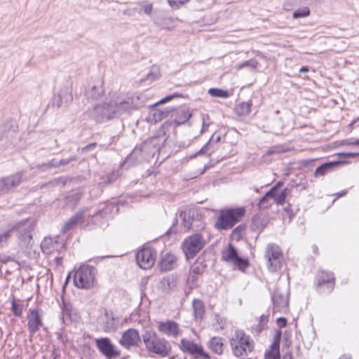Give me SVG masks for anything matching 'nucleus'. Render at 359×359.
I'll return each instance as SVG.
<instances>
[{
  "label": "nucleus",
  "mask_w": 359,
  "mask_h": 359,
  "mask_svg": "<svg viewBox=\"0 0 359 359\" xmlns=\"http://www.w3.org/2000/svg\"><path fill=\"white\" fill-rule=\"evenodd\" d=\"M177 223H178L177 218L175 217L173 221L172 226L166 231L165 234L169 236L172 233H175L177 232L176 226L177 225Z\"/></svg>",
  "instance_id": "bf43d9fd"
},
{
  "label": "nucleus",
  "mask_w": 359,
  "mask_h": 359,
  "mask_svg": "<svg viewBox=\"0 0 359 359\" xmlns=\"http://www.w3.org/2000/svg\"><path fill=\"white\" fill-rule=\"evenodd\" d=\"M267 222V219L261 216H255L252 218L250 225V230L257 233L256 238H258L259 233L262 232L263 229L266 226Z\"/></svg>",
  "instance_id": "2f4dec72"
},
{
  "label": "nucleus",
  "mask_w": 359,
  "mask_h": 359,
  "mask_svg": "<svg viewBox=\"0 0 359 359\" xmlns=\"http://www.w3.org/2000/svg\"><path fill=\"white\" fill-rule=\"evenodd\" d=\"M206 245L204 236L199 233L186 237L182 243L181 248L187 260L194 259Z\"/></svg>",
  "instance_id": "423d86ee"
},
{
  "label": "nucleus",
  "mask_w": 359,
  "mask_h": 359,
  "mask_svg": "<svg viewBox=\"0 0 359 359\" xmlns=\"http://www.w3.org/2000/svg\"><path fill=\"white\" fill-rule=\"evenodd\" d=\"M39 167H46L47 168H57V163L55 159H53L47 163H42L41 165H39Z\"/></svg>",
  "instance_id": "052dcab7"
},
{
  "label": "nucleus",
  "mask_w": 359,
  "mask_h": 359,
  "mask_svg": "<svg viewBox=\"0 0 359 359\" xmlns=\"http://www.w3.org/2000/svg\"><path fill=\"white\" fill-rule=\"evenodd\" d=\"M179 347L182 352L189 353L194 359H210V355L204 351L203 346L192 341L182 339Z\"/></svg>",
  "instance_id": "dca6fc26"
},
{
  "label": "nucleus",
  "mask_w": 359,
  "mask_h": 359,
  "mask_svg": "<svg viewBox=\"0 0 359 359\" xmlns=\"http://www.w3.org/2000/svg\"><path fill=\"white\" fill-rule=\"evenodd\" d=\"M41 249L43 253L51 255L54 252H60L65 249V243L58 236L52 238L45 237L41 243Z\"/></svg>",
  "instance_id": "6ab92c4d"
},
{
  "label": "nucleus",
  "mask_w": 359,
  "mask_h": 359,
  "mask_svg": "<svg viewBox=\"0 0 359 359\" xmlns=\"http://www.w3.org/2000/svg\"><path fill=\"white\" fill-rule=\"evenodd\" d=\"M344 163L345 162L342 161H332L323 163L316 169L314 176L316 177L324 176L326 174L335 170Z\"/></svg>",
  "instance_id": "b1692460"
},
{
  "label": "nucleus",
  "mask_w": 359,
  "mask_h": 359,
  "mask_svg": "<svg viewBox=\"0 0 359 359\" xmlns=\"http://www.w3.org/2000/svg\"><path fill=\"white\" fill-rule=\"evenodd\" d=\"M157 329L162 334L175 339L177 338L180 332L179 324L172 320L158 322Z\"/></svg>",
  "instance_id": "aec40b11"
},
{
  "label": "nucleus",
  "mask_w": 359,
  "mask_h": 359,
  "mask_svg": "<svg viewBox=\"0 0 359 359\" xmlns=\"http://www.w3.org/2000/svg\"><path fill=\"white\" fill-rule=\"evenodd\" d=\"M276 323L278 324V325L280 327H286L287 325V319L284 317H279L277 320H276Z\"/></svg>",
  "instance_id": "69168bd1"
},
{
  "label": "nucleus",
  "mask_w": 359,
  "mask_h": 359,
  "mask_svg": "<svg viewBox=\"0 0 359 359\" xmlns=\"http://www.w3.org/2000/svg\"><path fill=\"white\" fill-rule=\"evenodd\" d=\"M354 125H356V126L359 127V117L351 121V123L348 125V128L349 129V131H352V130L353 129Z\"/></svg>",
  "instance_id": "774afa93"
},
{
  "label": "nucleus",
  "mask_w": 359,
  "mask_h": 359,
  "mask_svg": "<svg viewBox=\"0 0 359 359\" xmlns=\"http://www.w3.org/2000/svg\"><path fill=\"white\" fill-rule=\"evenodd\" d=\"M245 213L244 207L222 209L215 224V227L218 230L230 229L242 219Z\"/></svg>",
  "instance_id": "7ed1b4c3"
},
{
  "label": "nucleus",
  "mask_w": 359,
  "mask_h": 359,
  "mask_svg": "<svg viewBox=\"0 0 359 359\" xmlns=\"http://www.w3.org/2000/svg\"><path fill=\"white\" fill-rule=\"evenodd\" d=\"M179 217L182 221V225L187 231L191 229L194 222L200 220L198 212L193 208L180 211Z\"/></svg>",
  "instance_id": "4be33fe9"
},
{
  "label": "nucleus",
  "mask_w": 359,
  "mask_h": 359,
  "mask_svg": "<svg viewBox=\"0 0 359 359\" xmlns=\"http://www.w3.org/2000/svg\"><path fill=\"white\" fill-rule=\"evenodd\" d=\"M220 140L221 136L218 135L217 137H215V134H213L208 140V142L197 153L191 155V158H194L201 154H207L208 156H210L211 154L213 152L212 150L210 151H209L211 143H217L220 142Z\"/></svg>",
  "instance_id": "72a5a7b5"
},
{
  "label": "nucleus",
  "mask_w": 359,
  "mask_h": 359,
  "mask_svg": "<svg viewBox=\"0 0 359 359\" xmlns=\"http://www.w3.org/2000/svg\"><path fill=\"white\" fill-rule=\"evenodd\" d=\"M141 105L140 96L135 93L119 98L114 102H111L115 117L123 114H129L132 111L137 109Z\"/></svg>",
  "instance_id": "0eeeda50"
},
{
  "label": "nucleus",
  "mask_w": 359,
  "mask_h": 359,
  "mask_svg": "<svg viewBox=\"0 0 359 359\" xmlns=\"http://www.w3.org/2000/svg\"><path fill=\"white\" fill-rule=\"evenodd\" d=\"M96 146H97L96 142L90 143L82 148V152L86 153V152L95 149Z\"/></svg>",
  "instance_id": "338daca9"
},
{
  "label": "nucleus",
  "mask_w": 359,
  "mask_h": 359,
  "mask_svg": "<svg viewBox=\"0 0 359 359\" xmlns=\"http://www.w3.org/2000/svg\"><path fill=\"white\" fill-rule=\"evenodd\" d=\"M177 20V18H165L162 22V25L163 26L164 28H168V25L170 24L173 23Z\"/></svg>",
  "instance_id": "0e129e2a"
},
{
  "label": "nucleus",
  "mask_w": 359,
  "mask_h": 359,
  "mask_svg": "<svg viewBox=\"0 0 359 359\" xmlns=\"http://www.w3.org/2000/svg\"><path fill=\"white\" fill-rule=\"evenodd\" d=\"M189 1V0H168V3L172 8L177 9Z\"/></svg>",
  "instance_id": "864d4df0"
},
{
  "label": "nucleus",
  "mask_w": 359,
  "mask_h": 359,
  "mask_svg": "<svg viewBox=\"0 0 359 359\" xmlns=\"http://www.w3.org/2000/svg\"><path fill=\"white\" fill-rule=\"evenodd\" d=\"M194 315L196 320H201L203 318L205 308L202 300L194 299L192 301Z\"/></svg>",
  "instance_id": "473e14b6"
},
{
  "label": "nucleus",
  "mask_w": 359,
  "mask_h": 359,
  "mask_svg": "<svg viewBox=\"0 0 359 359\" xmlns=\"http://www.w3.org/2000/svg\"><path fill=\"white\" fill-rule=\"evenodd\" d=\"M142 337L139 331L134 328L125 330L118 340V344L125 349L130 351L133 348L140 346Z\"/></svg>",
  "instance_id": "2eb2a0df"
},
{
  "label": "nucleus",
  "mask_w": 359,
  "mask_h": 359,
  "mask_svg": "<svg viewBox=\"0 0 359 359\" xmlns=\"http://www.w3.org/2000/svg\"><path fill=\"white\" fill-rule=\"evenodd\" d=\"M88 208H83L72 216L64 224L62 228L63 233H67L69 231L73 229L78 224H82L85 222L86 218L94 217L98 212H95L93 214L87 213Z\"/></svg>",
  "instance_id": "a211bd4d"
},
{
  "label": "nucleus",
  "mask_w": 359,
  "mask_h": 359,
  "mask_svg": "<svg viewBox=\"0 0 359 359\" xmlns=\"http://www.w3.org/2000/svg\"><path fill=\"white\" fill-rule=\"evenodd\" d=\"M258 64H259L258 61L256 59L253 58V59H250V60L244 61L239 65H237L236 68H237V69L247 68L250 71H254L257 67Z\"/></svg>",
  "instance_id": "37998d69"
},
{
  "label": "nucleus",
  "mask_w": 359,
  "mask_h": 359,
  "mask_svg": "<svg viewBox=\"0 0 359 359\" xmlns=\"http://www.w3.org/2000/svg\"><path fill=\"white\" fill-rule=\"evenodd\" d=\"M77 160V158L76 156H71L67 158H63L60 161H57V168L60 165H67L72 161H76Z\"/></svg>",
  "instance_id": "4d7b16f0"
},
{
  "label": "nucleus",
  "mask_w": 359,
  "mask_h": 359,
  "mask_svg": "<svg viewBox=\"0 0 359 359\" xmlns=\"http://www.w3.org/2000/svg\"><path fill=\"white\" fill-rule=\"evenodd\" d=\"M288 189H284L282 191H280L279 193L277 192L276 187L275 188V191L273 193V196L272 197V199L274 200V201L278 205H283L287 196Z\"/></svg>",
  "instance_id": "79ce46f5"
},
{
  "label": "nucleus",
  "mask_w": 359,
  "mask_h": 359,
  "mask_svg": "<svg viewBox=\"0 0 359 359\" xmlns=\"http://www.w3.org/2000/svg\"><path fill=\"white\" fill-rule=\"evenodd\" d=\"M232 353L237 358L248 356L255 348L253 340L243 330H236L229 340Z\"/></svg>",
  "instance_id": "f03ea898"
},
{
  "label": "nucleus",
  "mask_w": 359,
  "mask_h": 359,
  "mask_svg": "<svg viewBox=\"0 0 359 359\" xmlns=\"http://www.w3.org/2000/svg\"><path fill=\"white\" fill-rule=\"evenodd\" d=\"M32 222L28 219L22 220L13 226V231L18 232V242L20 247L30 256L33 247L32 231L34 229Z\"/></svg>",
  "instance_id": "20e7f679"
},
{
  "label": "nucleus",
  "mask_w": 359,
  "mask_h": 359,
  "mask_svg": "<svg viewBox=\"0 0 359 359\" xmlns=\"http://www.w3.org/2000/svg\"><path fill=\"white\" fill-rule=\"evenodd\" d=\"M268 315H262L259 317V320L257 325L253 329L255 330L256 334H259L266 327L268 323Z\"/></svg>",
  "instance_id": "49530a36"
},
{
  "label": "nucleus",
  "mask_w": 359,
  "mask_h": 359,
  "mask_svg": "<svg viewBox=\"0 0 359 359\" xmlns=\"http://www.w3.org/2000/svg\"><path fill=\"white\" fill-rule=\"evenodd\" d=\"M14 297L11 301V311L16 317H21L23 313L24 306L22 304L19 303Z\"/></svg>",
  "instance_id": "c03bdc74"
},
{
  "label": "nucleus",
  "mask_w": 359,
  "mask_h": 359,
  "mask_svg": "<svg viewBox=\"0 0 359 359\" xmlns=\"http://www.w3.org/2000/svg\"><path fill=\"white\" fill-rule=\"evenodd\" d=\"M246 229V225L244 224H241L237 226L231 233V238L238 241L242 238L243 233L245 231Z\"/></svg>",
  "instance_id": "de8ad7c7"
},
{
  "label": "nucleus",
  "mask_w": 359,
  "mask_h": 359,
  "mask_svg": "<svg viewBox=\"0 0 359 359\" xmlns=\"http://www.w3.org/2000/svg\"><path fill=\"white\" fill-rule=\"evenodd\" d=\"M119 177L118 170H112L111 172L100 175L97 184L100 187H104L114 183Z\"/></svg>",
  "instance_id": "7c9ffc66"
},
{
  "label": "nucleus",
  "mask_w": 359,
  "mask_h": 359,
  "mask_svg": "<svg viewBox=\"0 0 359 359\" xmlns=\"http://www.w3.org/2000/svg\"><path fill=\"white\" fill-rule=\"evenodd\" d=\"M96 269L90 265L82 264L74 272V285L79 289H90L94 286Z\"/></svg>",
  "instance_id": "39448f33"
},
{
  "label": "nucleus",
  "mask_w": 359,
  "mask_h": 359,
  "mask_svg": "<svg viewBox=\"0 0 359 359\" xmlns=\"http://www.w3.org/2000/svg\"><path fill=\"white\" fill-rule=\"evenodd\" d=\"M265 359H280V353L271 351H266L264 355Z\"/></svg>",
  "instance_id": "13d9d810"
},
{
  "label": "nucleus",
  "mask_w": 359,
  "mask_h": 359,
  "mask_svg": "<svg viewBox=\"0 0 359 359\" xmlns=\"http://www.w3.org/2000/svg\"><path fill=\"white\" fill-rule=\"evenodd\" d=\"M276 186H273L270 190H269L259 201L257 207L259 209H267L271 205L270 200L273 196V193Z\"/></svg>",
  "instance_id": "f704fd0d"
},
{
  "label": "nucleus",
  "mask_w": 359,
  "mask_h": 359,
  "mask_svg": "<svg viewBox=\"0 0 359 359\" xmlns=\"http://www.w3.org/2000/svg\"><path fill=\"white\" fill-rule=\"evenodd\" d=\"M206 264L198 261L191 266L187 283L191 288L197 287L198 276L203 273Z\"/></svg>",
  "instance_id": "412c9836"
},
{
  "label": "nucleus",
  "mask_w": 359,
  "mask_h": 359,
  "mask_svg": "<svg viewBox=\"0 0 359 359\" xmlns=\"http://www.w3.org/2000/svg\"><path fill=\"white\" fill-rule=\"evenodd\" d=\"M15 132V127L8 123L0 126V141H2L4 138L9 139Z\"/></svg>",
  "instance_id": "a19ab883"
},
{
  "label": "nucleus",
  "mask_w": 359,
  "mask_h": 359,
  "mask_svg": "<svg viewBox=\"0 0 359 359\" xmlns=\"http://www.w3.org/2000/svg\"><path fill=\"white\" fill-rule=\"evenodd\" d=\"M208 93L215 97L227 98L229 97V93L227 90H222L217 88H211L208 90Z\"/></svg>",
  "instance_id": "a18cd8bd"
},
{
  "label": "nucleus",
  "mask_w": 359,
  "mask_h": 359,
  "mask_svg": "<svg viewBox=\"0 0 359 359\" xmlns=\"http://www.w3.org/2000/svg\"><path fill=\"white\" fill-rule=\"evenodd\" d=\"M316 288L321 293L330 294L334 289L335 278L332 272L319 271L316 276Z\"/></svg>",
  "instance_id": "ddd939ff"
},
{
  "label": "nucleus",
  "mask_w": 359,
  "mask_h": 359,
  "mask_svg": "<svg viewBox=\"0 0 359 359\" xmlns=\"http://www.w3.org/2000/svg\"><path fill=\"white\" fill-rule=\"evenodd\" d=\"M62 304L60 305L61 309V313L60 319L62 325L66 324V320L68 319L69 321L72 320L73 306L71 303L65 301L64 297H61Z\"/></svg>",
  "instance_id": "393cba45"
},
{
  "label": "nucleus",
  "mask_w": 359,
  "mask_h": 359,
  "mask_svg": "<svg viewBox=\"0 0 359 359\" xmlns=\"http://www.w3.org/2000/svg\"><path fill=\"white\" fill-rule=\"evenodd\" d=\"M178 96L179 95L177 93H175L172 95H169L165 97L164 98L161 99L159 102L156 103L155 105L166 103V102L170 101L171 100H172L174 97H178Z\"/></svg>",
  "instance_id": "680f3d73"
},
{
  "label": "nucleus",
  "mask_w": 359,
  "mask_h": 359,
  "mask_svg": "<svg viewBox=\"0 0 359 359\" xmlns=\"http://www.w3.org/2000/svg\"><path fill=\"white\" fill-rule=\"evenodd\" d=\"M310 15V9L308 7H303L294 11L292 17L295 19L307 17Z\"/></svg>",
  "instance_id": "8fccbe9b"
},
{
  "label": "nucleus",
  "mask_w": 359,
  "mask_h": 359,
  "mask_svg": "<svg viewBox=\"0 0 359 359\" xmlns=\"http://www.w3.org/2000/svg\"><path fill=\"white\" fill-rule=\"evenodd\" d=\"M177 257L171 253H166L161 257L159 262V267L161 271H168L173 269L176 264Z\"/></svg>",
  "instance_id": "cd10ccee"
},
{
  "label": "nucleus",
  "mask_w": 359,
  "mask_h": 359,
  "mask_svg": "<svg viewBox=\"0 0 359 359\" xmlns=\"http://www.w3.org/2000/svg\"><path fill=\"white\" fill-rule=\"evenodd\" d=\"M160 76L159 69L158 67H153L145 77V79H142V81H149L151 82L156 79H157Z\"/></svg>",
  "instance_id": "09e8293b"
},
{
  "label": "nucleus",
  "mask_w": 359,
  "mask_h": 359,
  "mask_svg": "<svg viewBox=\"0 0 359 359\" xmlns=\"http://www.w3.org/2000/svg\"><path fill=\"white\" fill-rule=\"evenodd\" d=\"M192 116V113L189 109H182L178 113L174 120V128L185 123Z\"/></svg>",
  "instance_id": "c9c22d12"
},
{
  "label": "nucleus",
  "mask_w": 359,
  "mask_h": 359,
  "mask_svg": "<svg viewBox=\"0 0 359 359\" xmlns=\"http://www.w3.org/2000/svg\"><path fill=\"white\" fill-rule=\"evenodd\" d=\"M152 9H153L152 4H144V5H142L141 9L140 11H138V13H141V12H143L144 13L149 15L151 13Z\"/></svg>",
  "instance_id": "6e6d98bb"
},
{
  "label": "nucleus",
  "mask_w": 359,
  "mask_h": 359,
  "mask_svg": "<svg viewBox=\"0 0 359 359\" xmlns=\"http://www.w3.org/2000/svg\"><path fill=\"white\" fill-rule=\"evenodd\" d=\"M82 194L81 192H72L69 193L65 197V204L69 208L74 209L77 205L81 198Z\"/></svg>",
  "instance_id": "4c0bfd02"
},
{
  "label": "nucleus",
  "mask_w": 359,
  "mask_h": 359,
  "mask_svg": "<svg viewBox=\"0 0 359 359\" xmlns=\"http://www.w3.org/2000/svg\"><path fill=\"white\" fill-rule=\"evenodd\" d=\"M104 90L96 86L89 85L88 89L86 90V96L88 100H94L100 98L103 94Z\"/></svg>",
  "instance_id": "58836bf2"
},
{
  "label": "nucleus",
  "mask_w": 359,
  "mask_h": 359,
  "mask_svg": "<svg viewBox=\"0 0 359 359\" xmlns=\"http://www.w3.org/2000/svg\"><path fill=\"white\" fill-rule=\"evenodd\" d=\"M89 118L97 123H102L115 117L111 102L95 105L88 111Z\"/></svg>",
  "instance_id": "1a4fd4ad"
},
{
  "label": "nucleus",
  "mask_w": 359,
  "mask_h": 359,
  "mask_svg": "<svg viewBox=\"0 0 359 359\" xmlns=\"http://www.w3.org/2000/svg\"><path fill=\"white\" fill-rule=\"evenodd\" d=\"M177 285V280L172 276L163 277L159 283V288L163 292H168L175 287Z\"/></svg>",
  "instance_id": "e433bc0d"
},
{
  "label": "nucleus",
  "mask_w": 359,
  "mask_h": 359,
  "mask_svg": "<svg viewBox=\"0 0 359 359\" xmlns=\"http://www.w3.org/2000/svg\"><path fill=\"white\" fill-rule=\"evenodd\" d=\"M13 232V228L12 226L8 230H7L3 233H0V247L2 246V245L4 243L7 242V241L11 238Z\"/></svg>",
  "instance_id": "3c124183"
},
{
  "label": "nucleus",
  "mask_w": 359,
  "mask_h": 359,
  "mask_svg": "<svg viewBox=\"0 0 359 359\" xmlns=\"http://www.w3.org/2000/svg\"><path fill=\"white\" fill-rule=\"evenodd\" d=\"M208 347L217 355H222L224 352V339L219 337H213L208 342Z\"/></svg>",
  "instance_id": "c756f323"
},
{
  "label": "nucleus",
  "mask_w": 359,
  "mask_h": 359,
  "mask_svg": "<svg viewBox=\"0 0 359 359\" xmlns=\"http://www.w3.org/2000/svg\"><path fill=\"white\" fill-rule=\"evenodd\" d=\"M156 258V251L151 247L142 248L136 253L135 259L138 266L143 269H151Z\"/></svg>",
  "instance_id": "4468645a"
},
{
  "label": "nucleus",
  "mask_w": 359,
  "mask_h": 359,
  "mask_svg": "<svg viewBox=\"0 0 359 359\" xmlns=\"http://www.w3.org/2000/svg\"><path fill=\"white\" fill-rule=\"evenodd\" d=\"M280 334H281V332H279L278 333V336L276 337H275L273 344L271 345V349L269 351L280 353L279 347H280Z\"/></svg>",
  "instance_id": "603ef678"
},
{
  "label": "nucleus",
  "mask_w": 359,
  "mask_h": 359,
  "mask_svg": "<svg viewBox=\"0 0 359 359\" xmlns=\"http://www.w3.org/2000/svg\"><path fill=\"white\" fill-rule=\"evenodd\" d=\"M24 175V171H20L0 178V196L8 194L17 188L21 184Z\"/></svg>",
  "instance_id": "f8f14e48"
},
{
  "label": "nucleus",
  "mask_w": 359,
  "mask_h": 359,
  "mask_svg": "<svg viewBox=\"0 0 359 359\" xmlns=\"http://www.w3.org/2000/svg\"><path fill=\"white\" fill-rule=\"evenodd\" d=\"M265 257L267 258V266L270 271L276 272L280 269L283 255L278 245L269 244L266 248Z\"/></svg>",
  "instance_id": "9d476101"
},
{
  "label": "nucleus",
  "mask_w": 359,
  "mask_h": 359,
  "mask_svg": "<svg viewBox=\"0 0 359 359\" xmlns=\"http://www.w3.org/2000/svg\"><path fill=\"white\" fill-rule=\"evenodd\" d=\"M174 128V122L171 120L167 121L163 123L161 127L156 130V134L154 135L155 138H160L162 137H165L164 141L162 143V145L165 147L169 138V135L168 134L170 130H175Z\"/></svg>",
  "instance_id": "bb28decb"
},
{
  "label": "nucleus",
  "mask_w": 359,
  "mask_h": 359,
  "mask_svg": "<svg viewBox=\"0 0 359 359\" xmlns=\"http://www.w3.org/2000/svg\"><path fill=\"white\" fill-rule=\"evenodd\" d=\"M145 143H142L136 146L131 153L127 156L126 161L128 163H134L141 161L144 158L143 152L147 147Z\"/></svg>",
  "instance_id": "c85d7f7f"
},
{
  "label": "nucleus",
  "mask_w": 359,
  "mask_h": 359,
  "mask_svg": "<svg viewBox=\"0 0 359 359\" xmlns=\"http://www.w3.org/2000/svg\"><path fill=\"white\" fill-rule=\"evenodd\" d=\"M27 330L29 336L32 337L36 333L40 327H43V323L42 320V315L39 309H29L27 312Z\"/></svg>",
  "instance_id": "f3484780"
},
{
  "label": "nucleus",
  "mask_w": 359,
  "mask_h": 359,
  "mask_svg": "<svg viewBox=\"0 0 359 359\" xmlns=\"http://www.w3.org/2000/svg\"><path fill=\"white\" fill-rule=\"evenodd\" d=\"M221 259L232 264L234 268L242 271H244L250 266L248 259L241 257L236 248L231 243L222 251Z\"/></svg>",
  "instance_id": "6e6552de"
},
{
  "label": "nucleus",
  "mask_w": 359,
  "mask_h": 359,
  "mask_svg": "<svg viewBox=\"0 0 359 359\" xmlns=\"http://www.w3.org/2000/svg\"><path fill=\"white\" fill-rule=\"evenodd\" d=\"M57 107L67 106L73 100L72 89L69 86H63L57 95Z\"/></svg>",
  "instance_id": "a878e982"
},
{
  "label": "nucleus",
  "mask_w": 359,
  "mask_h": 359,
  "mask_svg": "<svg viewBox=\"0 0 359 359\" xmlns=\"http://www.w3.org/2000/svg\"><path fill=\"white\" fill-rule=\"evenodd\" d=\"M146 349L161 358L169 356L172 353L170 342L163 337H160L156 332L147 330L142 335Z\"/></svg>",
  "instance_id": "f257e3e1"
},
{
  "label": "nucleus",
  "mask_w": 359,
  "mask_h": 359,
  "mask_svg": "<svg viewBox=\"0 0 359 359\" xmlns=\"http://www.w3.org/2000/svg\"><path fill=\"white\" fill-rule=\"evenodd\" d=\"M273 306L278 311H281L288 306L289 297L287 294L282 292L280 289L276 288L272 296Z\"/></svg>",
  "instance_id": "5701e85b"
},
{
  "label": "nucleus",
  "mask_w": 359,
  "mask_h": 359,
  "mask_svg": "<svg viewBox=\"0 0 359 359\" xmlns=\"http://www.w3.org/2000/svg\"><path fill=\"white\" fill-rule=\"evenodd\" d=\"M95 344L100 353L107 359H116L121 355V351L109 337L95 339Z\"/></svg>",
  "instance_id": "9b49d317"
},
{
  "label": "nucleus",
  "mask_w": 359,
  "mask_h": 359,
  "mask_svg": "<svg viewBox=\"0 0 359 359\" xmlns=\"http://www.w3.org/2000/svg\"><path fill=\"white\" fill-rule=\"evenodd\" d=\"M344 142L348 145H355L359 147V139H355L353 137L348 138L344 140Z\"/></svg>",
  "instance_id": "e2e57ef3"
},
{
  "label": "nucleus",
  "mask_w": 359,
  "mask_h": 359,
  "mask_svg": "<svg viewBox=\"0 0 359 359\" xmlns=\"http://www.w3.org/2000/svg\"><path fill=\"white\" fill-rule=\"evenodd\" d=\"M251 107V101L241 102L236 106L235 112L239 116H246L250 114Z\"/></svg>",
  "instance_id": "ea45409f"
},
{
  "label": "nucleus",
  "mask_w": 359,
  "mask_h": 359,
  "mask_svg": "<svg viewBox=\"0 0 359 359\" xmlns=\"http://www.w3.org/2000/svg\"><path fill=\"white\" fill-rule=\"evenodd\" d=\"M210 118L209 115H208V114L203 115V125H202L201 133H203L208 130V128L210 124Z\"/></svg>",
  "instance_id": "5fc2aeb1"
}]
</instances>
